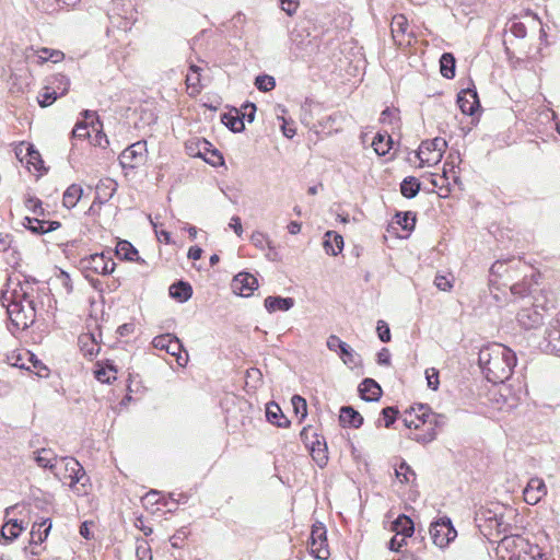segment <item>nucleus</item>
<instances>
[{
    "instance_id": "nucleus-47",
    "label": "nucleus",
    "mask_w": 560,
    "mask_h": 560,
    "mask_svg": "<svg viewBox=\"0 0 560 560\" xmlns=\"http://www.w3.org/2000/svg\"><path fill=\"white\" fill-rule=\"evenodd\" d=\"M39 54V58L44 62L49 60L52 62H59L65 58V54L62 51L50 48H42Z\"/></svg>"
},
{
    "instance_id": "nucleus-53",
    "label": "nucleus",
    "mask_w": 560,
    "mask_h": 560,
    "mask_svg": "<svg viewBox=\"0 0 560 560\" xmlns=\"http://www.w3.org/2000/svg\"><path fill=\"white\" fill-rule=\"evenodd\" d=\"M381 413L384 419V425L389 428L396 421L398 409L394 406H390L384 408Z\"/></svg>"
},
{
    "instance_id": "nucleus-21",
    "label": "nucleus",
    "mask_w": 560,
    "mask_h": 560,
    "mask_svg": "<svg viewBox=\"0 0 560 560\" xmlns=\"http://www.w3.org/2000/svg\"><path fill=\"white\" fill-rule=\"evenodd\" d=\"M315 440L311 442L310 453L313 460L320 467H325L328 462V452L326 442L318 434L312 435Z\"/></svg>"
},
{
    "instance_id": "nucleus-46",
    "label": "nucleus",
    "mask_w": 560,
    "mask_h": 560,
    "mask_svg": "<svg viewBox=\"0 0 560 560\" xmlns=\"http://www.w3.org/2000/svg\"><path fill=\"white\" fill-rule=\"evenodd\" d=\"M255 86L261 92H269L275 89L276 80L268 74H260L255 79Z\"/></svg>"
},
{
    "instance_id": "nucleus-38",
    "label": "nucleus",
    "mask_w": 560,
    "mask_h": 560,
    "mask_svg": "<svg viewBox=\"0 0 560 560\" xmlns=\"http://www.w3.org/2000/svg\"><path fill=\"white\" fill-rule=\"evenodd\" d=\"M418 431L419 432L411 433V435H409V439L421 444H428L432 442L433 440H435L438 435V431L433 425L422 427Z\"/></svg>"
},
{
    "instance_id": "nucleus-42",
    "label": "nucleus",
    "mask_w": 560,
    "mask_h": 560,
    "mask_svg": "<svg viewBox=\"0 0 560 560\" xmlns=\"http://www.w3.org/2000/svg\"><path fill=\"white\" fill-rule=\"evenodd\" d=\"M84 355L93 357L100 352V346L93 335H85L79 339Z\"/></svg>"
},
{
    "instance_id": "nucleus-64",
    "label": "nucleus",
    "mask_w": 560,
    "mask_h": 560,
    "mask_svg": "<svg viewBox=\"0 0 560 560\" xmlns=\"http://www.w3.org/2000/svg\"><path fill=\"white\" fill-rule=\"evenodd\" d=\"M510 32L516 37V38H525L527 34V30L524 23L522 22H513L510 26Z\"/></svg>"
},
{
    "instance_id": "nucleus-52",
    "label": "nucleus",
    "mask_w": 560,
    "mask_h": 560,
    "mask_svg": "<svg viewBox=\"0 0 560 560\" xmlns=\"http://www.w3.org/2000/svg\"><path fill=\"white\" fill-rule=\"evenodd\" d=\"M27 163L32 164L36 170H40L43 166V160L40 153L34 148L33 144L27 145Z\"/></svg>"
},
{
    "instance_id": "nucleus-15",
    "label": "nucleus",
    "mask_w": 560,
    "mask_h": 560,
    "mask_svg": "<svg viewBox=\"0 0 560 560\" xmlns=\"http://www.w3.org/2000/svg\"><path fill=\"white\" fill-rule=\"evenodd\" d=\"M51 83H60L63 84V89L58 93L56 89L50 91L49 88H45V92L40 94L38 98V104L40 107H47L51 105L59 96L65 95L68 92L70 80L65 74H56L52 78Z\"/></svg>"
},
{
    "instance_id": "nucleus-19",
    "label": "nucleus",
    "mask_w": 560,
    "mask_h": 560,
    "mask_svg": "<svg viewBox=\"0 0 560 560\" xmlns=\"http://www.w3.org/2000/svg\"><path fill=\"white\" fill-rule=\"evenodd\" d=\"M34 460L39 467L49 469L56 477L61 479L56 466L57 455L51 448H40L34 452Z\"/></svg>"
},
{
    "instance_id": "nucleus-32",
    "label": "nucleus",
    "mask_w": 560,
    "mask_h": 560,
    "mask_svg": "<svg viewBox=\"0 0 560 560\" xmlns=\"http://www.w3.org/2000/svg\"><path fill=\"white\" fill-rule=\"evenodd\" d=\"M451 165V171H453V168L455 167V161L452 160V162H448L446 161L445 162V165H444V168H443V175L440 176L439 178L436 177H432L431 179V184L433 185V187L435 188H439V196L440 197H447L451 189H450V183H446L445 185V182L448 180V176H447V170H446V166Z\"/></svg>"
},
{
    "instance_id": "nucleus-26",
    "label": "nucleus",
    "mask_w": 560,
    "mask_h": 560,
    "mask_svg": "<svg viewBox=\"0 0 560 560\" xmlns=\"http://www.w3.org/2000/svg\"><path fill=\"white\" fill-rule=\"evenodd\" d=\"M51 529V521L50 518H45L40 523H34L31 530V545H40L44 542Z\"/></svg>"
},
{
    "instance_id": "nucleus-50",
    "label": "nucleus",
    "mask_w": 560,
    "mask_h": 560,
    "mask_svg": "<svg viewBox=\"0 0 560 560\" xmlns=\"http://www.w3.org/2000/svg\"><path fill=\"white\" fill-rule=\"evenodd\" d=\"M291 402L296 415H301L302 418H305L307 415V404L306 400L300 395H293L291 398Z\"/></svg>"
},
{
    "instance_id": "nucleus-48",
    "label": "nucleus",
    "mask_w": 560,
    "mask_h": 560,
    "mask_svg": "<svg viewBox=\"0 0 560 560\" xmlns=\"http://www.w3.org/2000/svg\"><path fill=\"white\" fill-rule=\"evenodd\" d=\"M397 223L405 230V231H411L413 230L416 225V215L408 211L404 212L402 214H397Z\"/></svg>"
},
{
    "instance_id": "nucleus-62",
    "label": "nucleus",
    "mask_w": 560,
    "mask_h": 560,
    "mask_svg": "<svg viewBox=\"0 0 560 560\" xmlns=\"http://www.w3.org/2000/svg\"><path fill=\"white\" fill-rule=\"evenodd\" d=\"M252 243L256 246V247H259V248H264L265 245H268L270 246V241L268 238V236L261 232H254L252 234Z\"/></svg>"
},
{
    "instance_id": "nucleus-28",
    "label": "nucleus",
    "mask_w": 560,
    "mask_h": 560,
    "mask_svg": "<svg viewBox=\"0 0 560 560\" xmlns=\"http://www.w3.org/2000/svg\"><path fill=\"white\" fill-rule=\"evenodd\" d=\"M266 417L270 423L279 428H287L290 424V421L284 417L279 405L273 401L267 405Z\"/></svg>"
},
{
    "instance_id": "nucleus-9",
    "label": "nucleus",
    "mask_w": 560,
    "mask_h": 560,
    "mask_svg": "<svg viewBox=\"0 0 560 560\" xmlns=\"http://www.w3.org/2000/svg\"><path fill=\"white\" fill-rule=\"evenodd\" d=\"M540 347L547 353L560 355V312L550 320Z\"/></svg>"
},
{
    "instance_id": "nucleus-33",
    "label": "nucleus",
    "mask_w": 560,
    "mask_h": 560,
    "mask_svg": "<svg viewBox=\"0 0 560 560\" xmlns=\"http://www.w3.org/2000/svg\"><path fill=\"white\" fill-rule=\"evenodd\" d=\"M22 530L23 526L18 522V520H10L2 526L0 536L4 542H11L20 536Z\"/></svg>"
},
{
    "instance_id": "nucleus-13",
    "label": "nucleus",
    "mask_w": 560,
    "mask_h": 560,
    "mask_svg": "<svg viewBox=\"0 0 560 560\" xmlns=\"http://www.w3.org/2000/svg\"><path fill=\"white\" fill-rule=\"evenodd\" d=\"M457 104L463 114L472 116L480 108L475 86L462 90L457 95Z\"/></svg>"
},
{
    "instance_id": "nucleus-59",
    "label": "nucleus",
    "mask_w": 560,
    "mask_h": 560,
    "mask_svg": "<svg viewBox=\"0 0 560 560\" xmlns=\"http://www.w3.org/2000/svg\"><path fill=\"white\" fill-rule=\"evenodd\" d=\"M347 343L339 337L331 335L327 339V348L331 351H346Z\"/></svg>"
},
{
    "instance_id": "nucleus-43",
    "label": "nucleus",
    "mask_w": 560,
    "mask_h": 560,
    "mask_svg": "<svg viewBox=\"0 0 560 560\" xmlns=\"http://www.w3.org/2000/svg\"><path fill=\"white\" fill-rule=\"evenodd\" d=\"M395 474L402 483H410L416 480V472L405 460L395 469Z\"/></svg>"
},
{
    "instance_id": "nucleus-44",
    "label": "nucleus",
    "mask_w": 560,
    "mask_h": 560,
    "mask_svg": "<svg viewBox=\"0 0 560 560\" xmlns=\"http://www.w3.org/2000/svg\"><path fill=\"white\" fill-rule=\"evenodd\" d=\"M535 270L534 268L532 267V271H520V272H508L503 279V281L501 282V287L502 288H508L510 287L511 284H513V282L520 280V279H525V278H535Z\"/></svg>"
},
{
    "instance_id": "nucleus-31",
    "label": "nucleus",
    "mask_w": 560,
    "mask_h": 560,
    "mask_svg": "<svg viewBox=\"0 0 560 560\" xmlns=\"http://www.w3.org/2000/svg\"><path fill=\"white\" fill-rule=\"evenodd\" d=\"M534 283H537L535 278H533V279L525 278V279H520V280L513 282V284H511L508 288L514 296L523 299L530 294L532 287Z\"/></svg>"
},
{
    "instance_id": "nucleus-3",
    "label": "nucleus",
    "mask_w": 560,
    "mask_h": 560,
    "mask_svg": "<svg viewBox=\"0 0 560 560\" xmlns=\"http://www.w3.org/2000/svg\"><path fill=\"white\" fill-rule=\"evenodd\" d=\"M115 266L110 252L95 253L79 260V268L85 273L86 279L90 278V273L109 275L115 270Z\"/></svg>"
},
{
    "instance_id": "nucleus-57",
    "label": "nucleus",
    "mask_w": 560,
    "mask_h": 560,
    "mask_svg": "<svg viewBox=\"0 0 560 560\" xmlns=\"http://www.w3.org/2000/svg\"><path fill=\"white\" fill-rule=\"evenodd\" d=\"M376 331L382 342L390 341V329L385 320L380 319L377 322Z\"/></svg>"
},
{
    "instance_id": "nucleus-56",
    "label": "nucleus",
    "mask_w": 560,
    "mask_h": 560,
    "mask_svg": "<svg viewBox=\"0 0 560 560\" xmlns=\"http://www.w3.org/2000/svg\"><path fill=\"white\" fill-rule=\"evenodd\" d=\"M398 109L387 107L381 113L380 121L393 125L398 119Z\"/></svg>"
},
{
    "instance_id": "nucleus-4",
    "label": "nucleus",
    "mask_w": 560,
    "mask_h": 560,
    "mask_svg": "<svg viewBox=\"0 0 560 560\" xmlns=\"http://www.w3.org/2000/svg\"><path fill=\"white\" fill-rule=\"evenodd\" d=\"M108 19L114 26L128 31L137 21V11L131 0H113Z\"/></svg>"
},
{
    "instance_id": "nucleus-27",
    "label": "nucleus",
    "mask_w": 560,
    "mask_h": 560,
    "mask_svg": "<svg viewBox=\"0 0 560 560\" xmlns=\"http://www.w3.org/2000/svg\"><path fill=\"white\" fill-rule=\"evenodd\" d=\"M323 246L326 254L337 256L343 248V237L334 231H328L325 233Z\"/></svg>"
},
{
    "instance_id": "nucleus-51",
    "label": "nucleus",
    "mask_w": 560,
    "mask_h": 560,
    "mask_svg": "<svg viewBox=\"0 0 560 560\" xmlns=\"http://www.w3.org/2000/svg\"><path fill=\"white\" fill-rule=\"evenodd\" d=\"M256 109L257 108L254 103L246 102L241 107V112L238 113L240 117L243 118V121L247 120L248 122H253L255 119Z\"/></svg>"
},
{
    "instance_id": "nucleus-14",
    "label": "nucleus",
    "mask_w": 560,
    "mask_h": 560,
    "mask_svg": "<svg viewBox=\"0 0 560 560\" xmlns=\"http://www.w3.org/2000/svg\"><path fill=\"white\" fill-rule=\"evenodd\" d=\"M311 550L312 553L317 558L325 560L329 556V551L326 545V529L323 525H314L311 533Z\"/></svg>"
},
{
    "instance_id": "nucleus-5",
    "label": "nucleus",
    "mask_w": 560,
    "mask_h": 560,
    "mask_svg": "<svg viewBox=\"0 0 560 560\" xmlns=\"http://www.w3.org/2000/svg\"><path fill=\"white\" fill-rule=\"evenodd\" d=\"M520 271H532V266L516 258L508 260H497L495 262L492 264L490 268L489 283L491 287L495 285L498 289H500L501 282L503 281L508 272Z\"/></svg>"
},
{
    "instance_id": "nucleus-12",
    "label": "nucleus",
    "mask_w": 560,
    "mask_h": 560,
    "mask_svg": "<svg viewBox=\"0 0 560 560\" xmlns=\"http://www.w3.org/2000/svg\"><path fill=\"white\" fill-rule=\"evenodd\" d=\"M231 285L234 293L248 298L258 288V281L249 272H240L233 278Z\"/></svg>"
},
{
    "instance_id": "nucleus-34",
    "label": "nucleus",
    "mask_w": 560,
    "mask_h": 560,
    "mask_svg": "<svg viewBox=\"0 0 560 560\" xmlns=\"http://www.w3.org/2000/svg\"><path fill=\"white\" fill-rule=\"evenodd\" d=\"M372 147L375 153L380 156H384L389 152L393 147V139L388 133H376L372 141Z\"/></svg>"
},
{
    "instance_id": "nucleus-18",
    "label": "nucleus",
    "mask_w": 560,
    "mask_h": 560,
    "mask_svg": "<svg viewBox=\"0 0 560 560\" xmlns=\"http://www.w3.org/2000/svg\"><path fill=\"white\" fill-rule=\"evenodd\" d=\"M61 462L65 464L63 478L70 479V487L81 482L85 477V471L81 464L73 457H62Z\"/></svg>"
},
{
    "instance_id": "nucleus-25",
    "label": "nucleus",
    "mask_w": 560,
    "mask_h": 560,
    "mask_svg": "<svg viewBox=\"0 0 560 560\" xmlns=\"http://www.w3.org/2000/svg\"><path fill=\"white\" fill-rule=\"evenodd\" d=\"M339 421L342 427L358 429L363 424V417L351 406L340 408Z\"/></svg>"
},
{
    "instance_id": "nucleus-40",
    "label": "nucleus",
    "mask_w": 560,
    "mask_h": 560,
    "mask_svg": "<svg viewBox=\"0 0 560 560\" xmlns=\"http://www.w3.org/2000/svg\"><path fill=\"white\" fill-rule=\"evenodd\" d=\"M221 121L233 132H241L245 129L243 118L240 117L238 112L236 115L224 113L221 115Z\"/></svg>"
},
{
    "instance_id": "nucleus-2",
    "label": "nucleus",
    "mask_w": 560,
    "mask_h": 560,
    "mask_svg": "<svg viewBox=\"0 0 560 560\" xmlns=\"http://www.w3.org/2000/svg\"><path fill=\"white\" fill-rule=\"evenodd\" d=\"M30 287L31 282L26 280L24 284H20L19 291L14 289L10 293L5 291L0 294V301L7 308L10 319L9 329L12 334L25 330L35 322L36 310L28 292Z\"/></svg>"
},
{
    "instance_id": "nucleus-61",
    "label": "nucleus",
    "mask_w": 560,
    "mask_h": 560,
    "mask_svg": "<svg viewBox=\"0 0 560 560\" xmlns=\"http://www.w3.org/2000/svg\"><path fill=\"white\" fill-rule=\"evenodd\" d=\"M172 336H173L172 334H165V335H160V336L154 337L152 340L153 347L155 349L166 351Z\"/></svg>"
},
{
    "instance_id": "nucleus-41",
    "label": "nucleus",
    "mask_w": 560,
    "mask_h": 560,
    "mask_svg": "<svg viewBox=\"0 0 560 560\" xmlns=\"http://www.w3.org/2000/svg\"><path fill=\"white\" fill-rule=\"evenodd\" d=\"M116 255L126 260H139L138 250L128 241H120L116 247Z\"/></svg>"
},
{
    "instance_id": "nucleus-54",
    "label": "nucleus",
    "mask_w": 560,
    "mask_h": 560,
    "mask_svg": "<svg viewBox=\"0 0 560 560\" xmlns=\"http://www.w3.org/2000/svg\"><path fill=\"white\" fill-rule=\"evenodd\" d=\"M25 206L34 214L44 215V209L42 207V201L38 198L28 196L25 200Z\"/></svg>"
},
{
    "instance_id": "nucleus-29",
    "label": "nucleus",
    "mask_w": 560,
    "mask_h": 560,
    "mask_svg": "<svg viewBox=\"0 0 560 560\" xmlns=\"http://www.w3.org/2000/svg\"><path fill=\"white\" fill-rule=\"evenodd\" d=\"M170 295L178 302H187L192 295V288L186 281H177L170 287Z\"/></svg>"
},
{
    "instance_id": "nucleus-11",
    "label": "nucleus",
    "mask_w": 560,
    "mask_h": 560,
    "mask_svg": "<svg viewBox=\"0 0 560 560\" xmlns=\"http://www.w3.org/2000/svg\"><path fill=\"white\" fill-rule=\"evenodd\" d=\"M427 415H432V411L428 405H418L417 407H411L409 411H406L402 418L404 424L411 429L413 428L416 431L420 430L422 427L428 425Z\"/></svg>"
},
{
    "instance_id": "nucleus-30",
    "label": "nucleus",
    "mask_w": 560,
    "mask_h": 560,
    "mask_svg": "<svg viewBox=\"0 0 560 560\" xmlns=\"http://www.w3.org/2000/svg\"><path fill=\"white\" fill-rule=\"evenodd\" d=\"M393 530L396 532V535H401L402 538L406 539V537H411L415 532V525L412 520L405 515L400 514L394 522H393Z\"/></svg>"
},
{
    "instance_id": "nucleus-6",
    "label": "nucleus",
    "mask_w": 560,
    "mask_h": 560,
    "mask_svg": "<svg viewBox=\"0 0 560 560\" xmlns=\"http://www.w3.org/2000/svg\"><path fill=\"white\" fill-rule=\"evenodd\" d=\"M430 536L435 546L446 548L457 537V532L450 517L443 516L430 525Z\"/></svg>"
},
{
    "instance_id": "nucleus-10",
    "label": "nucleus",
    "mask_w": 560,
    "mask_h": 560,
    "mask_svg": "<svg viewBox=\"0 0 560 560\" xmlns=\"http://www.w3.org/2000/svg\"><path fill=\"white\" fill-rule=\"evenodd\" d=\"M542 311V307L534 304L524 306L517 313V323L526 330L538 328L544 322Z\"/></svg>"
},
{
    "instance_id": "nucleus-58",
    "label": "nucleus",
    "mask_w": 560,
    "mask_h": 560,
    "mask_svg": "<svg viewBox=\"0 0 560 560\" xmlns=\"http://www.w3.org/2000/svg\"><path fill=\"white\" fill-rule=\"evenodd\" d=\"M525 552L530 557L532 560H552L550 557L542 552L538 545H529Z\"/></svg>"
},
{
    "instance_id": "nucleus-39",
    "label": "nucleus",
    "mask_w": 560,
    "mask_h": 560,
    "mask_svg": "<svg viewBox=\"0 0 560 560\" xmlns=\"http://www.w3.org/2000/svg\"><path fill=\"white\" fill-rule=\"evenodd\" d=\"M183 349H184V347H183V343L180 342V340L175 335H173L171 340H170V343L167 346L166 352L168 354L175 357L176 358V362L180 366H184L187 363V361H188L187 355L186 357L182 355Z\"/></svg>"
},
{
    "instance_id": "nucleus-37",
    "label": "nucleus",
    "mask_w": 560,
    "mask_h": 560,
    "mask_svg": "<svg viewBox=\"0 0 560 560\" xmlns=\"http://www.w3.org/2000/svg\"><path fill=\"white\" fill-rule=\"evenodd\" d=\"M421 188L419 179L413 176L406 177L400 184V192L404 197L415 198Z\"/></svg>"
},
{
    "instance_id": "nucleus-16",
    "label": "nucleus",
    "mask_w": 560,
    "mask_h": 560,
    "mask_svg": "<svg viewBox=\"0 0 560 560\" xmlns=\"http://www.w3.org/2000/svg\"><path fill=\"white\" fill-rule=\"evenodd\" d=\"M547 494V488L542 479L535 477L529 479L523 491L524 501L527 504H537Z\"/></svg>"
},
{
    "instance_id": "nucleus-24",
    "label": "nucleus",
    "mask_w": 560,
    "mask_h": 560,
    "mask_svg": "<svg viewBox=\"0 0 560 560\" xmlns=\"http://www.w3.org/2000/svg\"><path fill=\"white\" fill-rule=\"evenodd\" d=\"M295 304L293 298H282L280 295H269L264 301V306L268 313H275L277 311L287 312L291 310Z\"/></svg>"
},
{
    "instance_id": "nucleus-22",
    "label": "nucleus",
    "mask_w": 560,
    "mask_h": 560,
    "mask_svg": "<svg viewBox=\"0 0 560 560\" xmlns=\"http://www.w3.org/2000/svg\"><path fill=\"white\" fill-rule=\"evenodd\" d=\"M359 395L365 401H377L382 396V388L373 378H364L359 387Z\"/></svg>"
},
{
    "instance_id": "nucleus-36",
    "label": "nucleus",
    "mask_w": 560,
    "mask_h": 560,
    "mask_svg": "<svg viewBox=\"0 0 560 560\" xmlns=\"http://www.w3.org/2000/svg\"><path fill=\"white\" fill-rule=\"evenodd\" d=\"M456 61L455 57L451 52H444L440 59V71L441 74L446 79H453L455 77Z\"/></svg>"
},
{
    "instance_id": "nucleus-17",
    "label": "nucleus",
    "mask_w": 560,
    "mask_h": 560,
    "mask_svg": "<svg viewBox=\"0 0 560 560\" xmlns=\"http://www.w3.org/2000/svg\"><path fill=\"white\" fill-rule=\"evenodd\" d=\"M479 520L488 522L490 529H494L498 534L506 533L510 528V524L505 521L502 512L492 510H482L478 513Z\"/></svg>"
},
{
    "instance_id": "nucleus-63",
    "label": "nucleus",
    "mask_w": 560,
    "mask_h": 560,
    "mask_svg": "<svg viewBox=\"0 0 560 560\" xmlns=\"http://www.w3.org/2000/svg\"><path fill=\"white\" fill-rule=\"evenodd\" d=\"M73 138L78 139H85L90 137L89 132V126L85 122H78L75 124L73 130H72Z\"/></svg>"
},
{
    "instance_id": "nucleus-60",
    "label": "nucleus",
    "mask_w": 560,
    "mask_h": 560,
    "mask_svg": "<svg viewBox=\"0 0 560 560\" xmlns=\"http://www.w3.org/2000/svg\"><path fill=\"white\" fill-rule=\"evenodd\" d=\"M425 378L428 382V386L436 390L439 387V371L434 368L425 370Z\"/></svg>"
},
{
    "instance_id": "nucleus-1",
    "label": "nucleus",
    "mask_w": 560,
    "mask_h": 560,
    "mask_svg": "<svg viewBox=\"0 0 560 560\" xmlns=\"http://www.w3.org/2000/svg\"><path fill=\"white\" fill-rule=\"evenodd\" d=\"M517 358L515 352L502 343H491L482 347L478 353V363L487 381L500 384L508 381Z\"/></svg>"
},
{
    "instance_id": "nucleus-35",
    "label": "nucleus",
    "mask_w": 560,
    "mask_h": 560,
    "mask_svg": "<svg viewBox=\"0 0 560 560\" xmlns=\"http://www.w3.org/2000/svg\"><path fill=\"white\" fill-rule=\"evenodd\" d=\"M82 188L80 185L72 184L70 185L62 196V203L66 208L71 209L77 206L78 201L82 196Z\"/></svg>"
},
{
    "instance_id": "nucleus-7",
    "label": "nucleus",
    "mask_w": 560,
    "mask_h": 560,
    "mask_svg": "<svg viewBox=\"0 0 560 560\" xmlns=\"http://www.w3.org/2000/svg\"><path fill=\"white\" fill-rule=\"evenodd\" d=\"M446 148V140L440 137L423 141L417 152V156L420 160V166L425 164H436L440 162Z\"/></svg>"
},
{
    "instance_id": "nucleus-45",
    "label": "nucleus",
    "mask_w": 560,
    "mask_h": 560,
    "mask_svg": "<svg viewBox=\"0 0 560 560\" xmlns=\"http://www.w3.org/2000/svg\"><path fill=\"white\" fill-rule=\"evenodd\" d=\"M96 190L98 194H103L106 199H109L117 190V183L110 178L103 179L97 184Z\"/></svg>"
},
{
    "instance_id": "nucleus-20",
    "label": "nucleus",
    "mask_w": 560,
    "mask_h": 560,
    "mask_svg": "<svg viewBox=\"0 0 560 560\" xmlns=\"http://www.w3.org/2000/svg\"><path fill=\"white\" fill-rule=\"evenodd\" d=\"M23 225L34 234H45L57 230L60 226L58 221H46L38 218L26 217Z\"/></svg>"
},
{
    "instance_id": "nucleus-8",
    "label": "nucleus",
    "mask_w": 560,
    "mask_h": 560,
    "mask_svg": "<svg viewBox=\"0 0 560 560\" xmlns=\"http://www.w3.org/2000/svg\"><path fill=\"white\" fill-rule=\"evenodd\" d=\"M147 142L137 141L126 148L118 156L122 168H136L144 163Z\"/></svg>"
},
{
    "instance_id": "nucleus-49",
    "label": "nucleus",
    "mask_w": 560,
    "mask_h": 560,
    "mask_svg": "<svg viewBox=\"0 0 560 560\" xmlns=\"http://www.w3.org/2000/svg\"><path fill=\"white\" fill-rule=\"evenodd\" d=\"M116 372L117 370L112 365L108 369L100 368L95 371V378L102 383L109 384L112 380H116Z\"/></svg>"
},
{
    "instance_id": "nucleus-55",
    "label": "nucleus",
    "mask_w": 560,
    "mask_h": 560,
    "mask_svg": "<svg viewBox=\"0 0 560 560\" xmlns=\"http://www.w3.org/2000/svg\"><path fill=\"white\" fill-rule=\"evenodd\" d=\"M428 417L429 419L425 420L428 425H433L436 429V431L442 429L447 421V418L441 413L432 412V415H427V418Z\"/></svg>"
},
{
    "instance_id": "nucleus-23",
    "label": "nucleus",
    "mask_w": 560,
    "mask_h": 560,
    "mask_svg": "<svg viewBox=\"0 0 560 560\" xmlns=\"http://www.w3.org/2000/svg\"><path fill=\"white\" fill-rule=\"evenodd\" d=\"M408 26V20L404 14H396L393 16L390 32L393 39L397 45H405L402 38H399V36L404 37L405 35H408L409 37H413L412 33H407Z\"/></svg>"
}]
</instances>
